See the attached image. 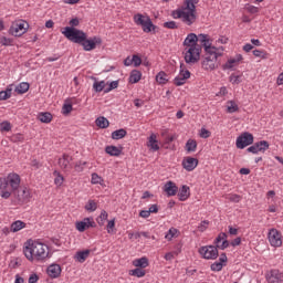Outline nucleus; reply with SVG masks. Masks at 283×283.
Returning <instances> with one entry per match:
<instances>
[{"label":"nucleus","instance_id":"obj_38","mask_svg":"<svg viewBox=\"0 0 283 283\" xmlns=\"http://www.w3.org/2000/svg\"><path fill=\"white\" fill-rule=\"evenodd\" d=\"M96 209H98V203H96L94 200H88L85 205V210L90 211L91 213L96 211Z\"/></svg>","mask_w":283,"mask_h":283},{"label":"nucleus","instance_id":"obj_3","mask_svg":"<svg viewBox=\"0 0 283 283\" xmlns=\"http://www.w3.org/2000/svg\"><path fill=\"white\" fill-rule=\"evenodd\" d=\"M199 0H185L184 6L172 11L175 19H180L186 25L196 23V4Z\"/></svg>","mask_w":283,"mask_h":283},{"label":"nucleus","instance_id":"obj_6","mask_svg":"<svg viewBox=\"0 0 283 283\" xmlns=\"http://www.w3.org/2000/svg\"><path fill=\"white\" fill-rule=\"evenodd\" d=\"M62 34H64V36L69 39V41H73V43L81 44L83 43V41H85V39H87V34H85V32L72 27L64 28Z\"/></svg>","mask_w":283,"mask_h":283},{"label":"nucleus","instance_id":"obj_33","mask_svg":"<svg viewBox=\"0 0 283 283\" xmlns=\"http://www.w3.org/2000/svg\"><path fill=\"white\" fill-rule=\"evenodd\" d=\"M12 96V85L8 86L6 91L0 92V101H8Z\"/></svg>","mask_w":283,"mask_h":283},{"label":"nucleus","instance_id":"obj_34","mask_svg":"<svg viewBox=\"0 0 283 283\" xmlns=\"http://www.w3.org/2000/svg\"><path fill=\"white\" fill-rule=\"evenodd\" d=\"M30 90V84L28 82H22L15 87L17 94H25Z\"/></svg>","mask_w":283,"mask_h":283},{"label":"nucleus","instance_id":"obj_15","mask_svg":"<svg viewBox=\"0 0 283 283\" xmlns=\"http://www.w3.org/2000/svg\"><path fill=\"white\" fill-rule=\"evenodd\" d=\"M191 76V73L185 69H182V64H180V72L178 76L175 77L174 83L177 85V87H180V85H185L187 83V78Z\"/></svg>","mask_w":283,"mask_h":283},{"label":"nucleus","instance_id":"obj_54","mask_svg":"<svg viewBox=\"0 0 283 283\" xmlns=\"http://www.w3.org/2000/svg\"><path fill=\"white\" fill-rule=\"evenodd\" d=\"M72 112V104H64L62 106V114H64L65 116H67V114H70Z\"/></svg>","mask_w":283,"mask_h":283},{"label":"nucleus","instance_id":"obj_12","mask_svg":"<svg viewBox=\"0 0 283 283\" xmlns=\"http://www.w3.org/2000/svg\"><path fill=\"white\" fill-rule=\"evenodd\" d=\"M270 145L269 142L266 140H261L258 143H254L252 146H250L247 151H249L250 154H264V151H266V149H269Z\"/></svg>","mask_w":283,"mask_h":283},{"label":"nucleus","instance_id":"obj_5","mask_svg":"<svg viewBox=\"0 0 283 283\" xmlns=\"http://www.w3.org/2000/svg\"><path fill=\"white\" fill-rule=\"evenodd\" d=\"M224 54V46H219L217 51H212L210 54L205 53L203 60L201 62L202 70L211 72L220 67V56Z\"/></svg>","mask_w":283,"mask_h":283},{"label":"nucleus","instance_id":"obj_48","mask_svg":"<svg viewBox=\"0 0 283 283\" xmlns=\"http://www.w3.org/2000/svg\"><path fill=\"white\" fill-rule=\"evenodd\" d=\"M164 28H167L168 30H178V24L176 21H168L164 23Z\"/></svg>","mask_w":283,"mask_h":283},{"label":"nucleus","instance_id":"obj_41","mask_svg":"<svg viewBox=\"0 0 283 283\" xmlns=\"http://www.w3.org/2000/svg\"><path fill=\"white\" fill-rule=\"evenodd\" d=\"M93 90L95 92H103L105 90V81L94 82Z\"/></svg>","mask_w":283,"mask_h":283},{"label":"nucleus","instance_id":"obj_4","mask_svg":"<svg viewBox=\"0 0 283 283\" xmlns=\"http://www.w3.org/2000/svg\"><path fill=\"white\" fill-rule=\"evenodd\" d=\"M21 187V177L17 172H10L7 177L0 178V196L8 200L12 196V191L19 190Z\"/></svg>","mask_w":283,"mask_h":283},{"label":"nucleus","instance_id":"obj_55","mask_svg":"<svg viewBox=\"0 0 283 283\" xmlns=\"http://www.w3.org/2000/svg\"><path fill=\"white\" fill-rule=\"evenodd\" d=\"M132 61L135 67H138L143 63V60L138 55H133Z\"/></svg>","mask_w":283,"mask_h":283},{"label":"nucleus","instance_id":"obj_13","mask_svg":"<svg viewBox=\"0 0 283 283\" xmlns=\"http://www.w3.org/2000/svg\"><path fill=\"white\" fill-rule=\"evenodd\" d=\"M80 45L84 48L85 52H92V50H96V45H101V39L94 36L87 40L86 38L80 43Z\"/></svg>","mask_w":283,"mask_h":283},{"label":"nucleus","instance_id":"obj_58","mask_svg":"<svg viewBox=\"0 0 283 283\" xmlns=\"http://www.w3.org/2000/svg\"><path fill=\"white\" fill-rule=\"evenodd\" d=\"M11 139L13 140V143H23L24 137L21 134H15L11 137Z\"/></svg>","mask_w":283,"mask_h":283},{"label":"nucleus","instance_id":"obj_24","mask_svg":"<svg viewBox=\"0 0 283 283\" xmlns=\"http://www.w3.org/2000/svg\"><path fill=\"white\" fill-rule=\"evenodd\" d=\"M90 250H84V251H78L75 254V260L76 262H80L81 264H83V262H85V260H87V258H90Z\"/></svg>","mask_w":283,"mask_h":283},{"label":"nucleus","instance_id":"obj_25","mask_svg":"<svg viewBox=\"0 0 283 283\" xmlns=\"http://www.w3.org/2000/svg\"><path fill=\"white\" fill-rule=\"evenodd\" d=\"M191 196L190 189L188 186H182L179 190L178 197L181 202H185Z\"/></svg>","mask_w":283,"mask_h":283},{"label":"nucleus","instance_id":"obj_26","mask_svg":"<svg viewBox=\"0 0 283 283\" xmlns=\"http://www.w3.org/2000/svg\"><path fill=\"white\" fill-rule=\"evenodd\" d=\"M95 125L99 127V129H107L109 127V120L106 117H97L95 120Z\"/></svg>","mask_w":283,"mask_h":283},{"label":"nucleus","instance_id":"obj_50","mask_svg":"<svg viewBox=\"0 0 283 283\" xmlns=\"http://www.w3.org/2000/svg\"><path fill=\"white\" fill-rule=\"evenodd\" d=\"M254 56H256L258 59H269L266 52L262 51V50H254L253 51Z\"/></svg>","mask_w":283,"mask_h":283},{"label":"nucleus","instance_id":"obj_11","mask_svg":"<svg viewBox=\"0 0 283 283\" xmlns=\"http://www.w3.org/2000/svg\"><path fill=\"white\" fill-rule=\"evenodd\" d=\"M249 145H253V134L243 133L241 136L237 138L238 149H244V147H249Z\"/></svg>","mask_w":283,"mask_h":283},{"label":"nucleus","instance_id":"obj_62","mask_svg":"<svg viewBox=\"0 0 283 283\" xmlns=\"http://www.w3.org/2000/svg\"><path fill=\"white\" fill-rule=\"evenodd\" d=\"M85 163L83 161H78L75 164V171H83L84 167H85Z\"/></svg>","mask_w":283,"mask_h":283},{"label":"nucleus","instance_id":"obj_56","mask_svg":"<svg viewBox=\"0 0 283 283\" xmlns=\"http://www.w3.org/2000/svg\"><path fill=\"white\" fill-rule=\"evenodd\" d=\"M228 200H230V202H240V200H242V197H240V195H229Z\"/></svg>","mask_w":283,"mask_h":283},{"label":"nucleus","instance_id":"obj_43","mask_svg":"<svg viewBox=\"0 0 283 283\" xmlns=\"http://www.w3.org/2000/svg\"><path fill=\"white\" fill-rule=\"evenodd\" d=\"M91 182L92 185H103V178L98 176V174L94 172L92 174Z\"/></svg>","mask_w":283,"mask_h":283},{"label":"nucleus","instance_id":"obj_10","mask_svg":"<svg viewBox=\"0 0 283 283\" xmlns=\"http://www.w3.org/2000/svg\"><path fill=\"white\" fill-rule=\"evenodd\" d=\"M28 22L19 21L11 25L9 32L12 34V36H23V34L28 32Z\"/></svg>","mask_w":283,"mask_h":283},{"label":"nucleus","instance_id":"obj_9","mask_svg":"<svg viewBox=\"0 0 283 283\" xmlns=\"http://www.w3.org/2000/svg\"><path fill=\"white\" fill-rule=\"evenodd\" d=\"M199 253L205 260H216L218 248L216 245H205L199 249Z\"/></svg>","mask_w":283,"mask_h":283},{"label":"nucleus","instance_id":"obj_27","mask_svg":"<svg viewBox=\"0 0 283 283\" xmlns=\"http://www.w3.org/2000/svg\"><path fill=\"white\" fill-rule=\"evenodd\" d=\"M133 264L134 266H137V269H147V266H149V260L144 256L133 261Z\"/></svg>","mask_w":283,"mask_h":283},{"label":"nucleus","instance_id":"obj_7","mask_svg":"<svg viewBox=\"0 0 283 283\" xmlns=\"http://www.w3.org/2000/svg\"><path fill=\"white\" fill-rule=\"evenodd\" d=\"M134 22L136 23V25L142 27L143 32L149 33L153 32V30H156V25H154V22H151V18H149L148 15L137 13L134 15Z\"/></svg>","mask_w":283,"mask_h":283},{"label":"nucleus","instance_id":"obj_49","mask_svg":"<svg viewBox=\"0 0 283 283\" xmlns=\"http://www.w3.org/2000/svg\"><path fill=\"white\" fill-rule=\"evenodd\" d=\"M245 10H248L250 14H258V12H260V9L253 4H247Z\"/></svg>","mask_w":283,"mask_h":283},{"label":"nucleus","instance_id":"obj_61","mask_svg":"<svg viewBox=\"0 0 283 283\" xmlns=\"http://www.w3.org/2000/svg\"><path fill=\"white\" fill-rule=\"evenodd\" d=\"M209 136H211V133L207 128H201L200 138H209Z\"/></svg>","mask_w":283,"mask_h":283},{"label":"nucleus","instance_id":"obj_21","mask_svg":"<svg viewBox=\"0 0 283 283\" xmlns=\"http://www.w3.org/2000/svg\"><path fill=\"white\" fill-rule=\"evenodd\" d=\"M164 191L167 196H176L178 193V186L174 181H168L164 186Z\"/></svg>","mask_w":283,"mask_h":283},{"label":"nucleus","instance_id":"obj_23","mask_svg":"<svg viewBox=\"0 0 283 283\" xmlns=\"http://www.w3.org/2000/svg\"><path fill=\"white\" fill-rule=\"evenodd\" d=\"M70 163H72V157H70L69 155H63L59 159V166L61 167V169L64 170L72 169V165H70Z\"/></svg>","mask_w":283,"mask_h":283},{"label":"nucleus","instance_id":"obj_51","mask_svg":"<svg viewBox=\"0 0 283 283\" xmlns=\"http://www.w3.org/2000/svg\"><path fill=\"white\" fill-rule=\"evenodd\" d=\"M10 129H12V125L9 122H2L0 124L1 132H10Z\"/></svg>","mask_w":283,"mask_h":283},{"label":"nucleus","instance_id":"obj_29","mask_svg":"<svg viewBox=\"0 0 283 283\" xmlns=\"http://www.w3.org/2000/svg\"><path fill=\"white\" fill-rule=\"evenodd\" d=\"M127 136V130L124 128L117 129L112 133V138L113 140H120V138H125Z\"/></svg>","mask_w":283,"mask_h":283},{"label":"nucleus","instance_id":"obj_35","mask_svg":"<svg viewBox=\"0 0 283 283\" xmlns=\"http://www.w3.org/2000/svg\"><path fill=\"white\" fill-rule=\"evenodd\" d=\"M238 109H240V107H238V104H235V102H233V101L227 102L228 114H235V112H238Z\"/></svg>","mask_w":283,"mask_h":283},{"label":"nucleus","instance_id":"obj_2","mask_svg":"<svg viewBox=\"0 0 283 283\" xmlns=\"http://www.w3.org/2000/svg\"><path fill=\"white\" fill-rule=\"evenodd\" d=\"M198 41H200V39L196 33H189L185 39L184 46L186 63H198V61H200V52H202V48L198 44Z\"/></svg>","mask_w":283,"mask_h":283},{"label":"nucleus","instance_id":"obj_28","mask_svg":"<svg viewBox=\"0 0 283 283\" xmlns=\"http://www.w3.org/2000/svg\"><path fill=\"white\" fill-rule=\"evenodd\" d=\"M148 147H150L153 151H158V149H160V146H158V140L156 139V135H150L148 139Z\"/></svg>","mask_w":283,"mask_h":283},{"label":"nucleus","instance_id":"obj_20","mask_svg":"<svg viewBox=\"0 0 283 283\" xmlns=\"http://www.w3.org/2000/svg\"><path fill=\"white\" fill-rule=\"evenodd\" d=\"M182 167L186 171H193L198 167V160L193 157H187L182 160Z\"/></svg>","mask_w":283,"mask_h":283},{"label":"nucleus","instance_id":"obj_63","mask_svg":"<svg viewBox=\"0 0 283 283\" xmlns=\"http://www.w3.org/2000/svg\"><path fill=\"white\" fill-rule=\"evenodd\" d=\"M39 282V275L31 274L29 277V283H38Z\"/></svg>","mask_w":283,"mask_h":283},{"label":"nucleus","instance_id":"obj_18","mask_svg":"<svg viewBox=\"0 0 283 283\" xmlns=\"http://www.w3.org/2000/svg\"><path fill=\"white\" fill-rule=\"evenodd\" d=\"M13 193L20 205H23L30 200V190H28V188H21Z\"/></svg>","mask_w":283,"mask_h":283},{"label":"nucleus","instance_id":"obj_32","mask_svg":"<svg viewBox=\"0 0 283 283\" xmlns=\"http://www.w3.org/2000/svg\"><path fill=\"white\" fill-rule=\"evenodd\" d=\"M24 227H25V222L18 220L11 224V231L12 233H17L21 231V229H24Z\"/></svg>","mask_w":283,"mask_h":283},{"label":"nucleus","instance_id":"obj_37","mask_svg":"<svg viewBox=\"0 0 283 283\" xmlns=\"http://www.w3.org/2000/svg\"><path fill=\"white\" fill-rule=\"evenodd\" d=\"M196 149H198V143L196 142V139H188V142L186 143V150L191 153L196 151Z\"/></svg>","mask_w":283,"mask_h":283},{"label":"nucleus","instance_id":"obj_8","mask_svg":"<svg viewBox=\"0 0 283 283\" xmlns=\"http://www.w3.org/2000/svg\"><path fill=\"white\" fill-rule=\"evenodd\" d=\"M199 43H201L205 54H211L218 51V48L213 45V41L207 34H199Z\"/></svg>","mask_w":283,"mask_h":283},{"label":"nucleus","instance_id":"obj_19","mask_svg":"<svg viewBox=\"0 0 283 283\" xmlns=\"http://www.w3.org/2000/svg\"><path fill=\"white\" fill-rule=\"evenodd\" d=\"M240 61H242V54H238L235 57L229 59L224 63L223 70H233V67H238V65H240Z\"/></svg>","mask_w":283,"mask_h":283},{"label":"nucleus","instance_id":"obj_53","mask_svg":"<svg viewBox=\"0 0 283 283\" xmlns=\"http://www.w3.org/2000/svg\"><path fill=\"white\" fill-rule=\"evenodd\" d=\"M227 240V233L224 232H221L217 239H216V244L217 247L221 243V242H224Z\"/></svg>","mask_w":283,"mask_h":283},{"label":"nucleus","instance_id":"obj_36","mask_svg":"<svg viewBox=\"0 0 283 283\" xmlns=\"http://www.w3.org/2000/svg\"><path fill=\"white\" fill-rule=\"evenodd\" d=\"M38 118L41 123H52V114L51 113H40Z\"/></svg>","mask_w":283,"mask_h":283},{"label":"nucleus","instance_id":"obj_30","mask_svg":"<svg viewBox=\"0 0 283 283\" xmlns=\"http://www.w3.org/2000/svg\"><path fill=\"white\" fill-rule=\"evenodd\" d=\"M105 151L108 156H119L122 154L120 148L116 146H106Z\"/></svg>","mask_w":283,"mask_h":283},{"label":"nucleus","instance_id":"obj_46","mask_svg":"<svg viewBox=\"0 0 283 283\" xmlns=\"http://www.w3.org/2000/svg\"><path fill=\"white\" fill-rule=\"evenodd\" d=\"M207 229H209V220L201 221L200 224L198 226V231H200V233H205Z\"/></svg>","mask_w":283,"mask_h":283},{"label":"nucleus","instance_id":"obj_42","mask_svg":"<svg viewBox=\"0 0 283 283\" xmlns=\"http://www.w3.org/2000/svg\"><path fill=\"white\" fill-rule=\"evenodd\" d=\"M107 211L103 210L99 217L97 218V223L99 224V227H103V224H105V220H107Z\"/></svg>","mask_w":283,"mask_h":283},{"label":"nucleus","instance_id":"obj_40","mask_svg":"<svg viewBox=\"0 0 283 283\" xmlns=\"http://www.w3.org/2000/svg\"><path fill=\"white\" fill-rule=\"evenodd\" d=\"M129 275H133L134 277H145V270L136 268L135 270L129 271Z\"/></svg>","mask_w":283,"mask_h":283},{"label":"nucleus","instance_id":"obj_22","mask_svg":"<svg viewBox=\"0 0 283 283\" xmlns=\"http://www.w3.org/2000/svg\"><path fill=\"white\" fill-rule=\"evenodd\" d=\"M46 273H48L49 277H52V279L59 277V275H61V265L51 264L48 268Z\"/></svg>","mask_w":283,"mask_h":283},{"label":"nucleus","instance_id":"obj_39","mask_svg":"<svg viewBox=\"0 0 283 283\" xmlns=\"http://www.w3.org/2000/svg\"><path fill=\"white\" fill-rule=\"evenodd\" d=\"M156 81L157 83H159V85H165V83H167V81H169L167 78V73L165 72H159L157 75H156Z\"/></svg>","mask_w":283,"mask_h":283},{"label":"nucleus","instance_id":"obj_14","mask_svg":"<svg viewBox=\"0 0 283 283\" xmlns=\"http://www.w3.org/2000/svg\"><path fill=\"white\" fill-rule=\"evenodd\" d=\"M271 247H280L282 244V234L277 229H271L268 234Z\"/></svg>","mask_w":283,"mask_h":283},{"label":"nucleus","instance_id":"obj_52","mask_svg":"<svg viewBox=\"0 0 283 283\" xmlns=\"http://www.w3.org/2000/svg\"><path fill=\"white\" fill-rule=\"evenodd\" d=\"M118 87V81H113L109 83V86L104 90L105 94L112 92V90H116Z\"/></svg>","mask_w":283,"mask_h":283},{"label":"nucleus","instance_id":"obj_60","mask_svg":"<svg viewBox=\"0 0 283 283\" xmlns=\"http://www.w3.org/2000/svg\"><path fill=\"white\" fill-rule=\"evenodd\" d=\"M0 43H1V45H12V39L2 36L0 39Z\"/></svg>","mask_w":283,"mask_h":283},{"label":"nucleus","instance_id":"obj_47","mask_svg":"<svg viewBox=\"0 0 283 283\" xmlns=\"http://www.w3.org/2000/svg\"><path fill=\"white\" fill-rule=\"evenodd\" d=\"M241 78L242 76L232 74L230 75V83H232L233 85H240V83H242Z\"/></svg>","mask_w":283,"mask_h":283},{"label":"nucleus","instance_id":"obj_59","mask_svg":"<svg viewBox=\"0 0 283 283\" xmlns=\"http://www.w3.org/2000/svg\"><path fill=\"white\" fill-rule=\"evenodd\" d=\"M222 262H216L211 265V271H222Z\"/></svg>","mask_w":283,"mask_h":283},{"label":"nucleus","instance_id":"obj_16","mask_svg":"<svg viewBox=\"0 0 283 283\" xmlns=\"http://www.w3.org/2000/svg\"><path fill=\"white\" fill-rule=\"evenodd\" d=\"M93 227H96V223L90 218H85L84 220L77 221L75 223V229H77L80 233H83V231H87V229H91Z\"/></svg>","mask_w":283,"mask_h":283},{"label":"nucleus","instance_id":"obj_44","mask_svg":"<svg viewBox=\"0 0 283 283\" xmlns=\"http://www.w3.org/2000/svg\"><path fill=\"white\" fill-rule=\"evenodd\" d=\"M176 233H178V229L170 228L165 235L166 240H174V238L176 237Z\"/></svg>","mask_w":283,"mask_h":283},{"label":"nucleus","instance_id":"obj_45","mask_svg":"<svg viewBox=\"0 0 283 283\" xmlns=\"http://www.w3.org/2000/svg\"><path fill=\"white\" fill-rule=\"evenodd\" d=\"M54 176H56L55 179H54V182H55L56 187H61V185H63L65 178H63V175H61L56 171L54 172Z\"/></svg>","mask_w":283,"mask_h":283},{"label":"nucleus","instance_id":"obj_17","mask_svg":"<svg viewBox=\"0 0 283 283\" xmlns=\"http://www.w3.org/2000/svg\"><path fill=\"white\" fill-rule=\"evenodd\" d=\"M269 283H283V273L280 270H271L266 273Z\"/></svg>","mask_w":283,"mask_h":283},{"label":"nucleus","instance_id":"obj_1","mask_svg":"<svg viewBox=\"0 0 283 283\" xmlns=\"http://www.w3.org/2000/svg\"><path fill=\"white\" fill-rule=\"evenodd\" d=\"M23 253L29 262H43L50 255V250L39 241H28L24 243Z\"/></svg>","mask_w":283,"mask_h":283},{"label":"nucleus","instance_id":"obj_57","mask_svg":"<svg viewBox=\"0 0 283 283\" xmlns=\"http://www.w3.org/2000/svg\"><path fill=\"white\" fill-rule=\"evenodd\" d=\"M114 227H116V222L114 220L108 221L107 233H114Z\"/></svg>","mask_w":283,"mask_h":283},{"label":"nucleus","instance_id":"obj_31","mask_svg":"<svg viewBox=\"0 0 283 283\" xmlns=\"http://www.w3.org/2000/svg\"><path fill=\"white\" fill-rule=\"evenodd\" d=\"M140 78H143V73H140V71H138V70L132 71L130 76H129L130 83H138V81H140Z\"/></svg>","mask_w":283,"mask_h":283},{"label":"nucleus","instance_id":"obj_64","mask_svg":"<svg viewBox=\"0 0 283 283\" xmlns=\"http://www.w3.org/2000/svg\"><path fill=\"white\" fill-rule=\"evenodd\" d=\"M150 213H158V205H151L148 209Z\"/></svg>","mask_w":283,"mask_h":283}]
</instances>
